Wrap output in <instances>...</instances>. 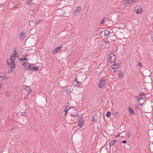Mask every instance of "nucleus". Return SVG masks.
<instances>
[{
	"instance_id": "f257e3e1",
	"label": "nucleus",
	"mask_w": 153,
	"mask_h": 153,
	"mask_svg": "<svg viewBox=\"0 0 153 153\" xmlns=\"http://www.w3.org/2000/svg\"><path fill=\"white\" fill-rule=\"evenodd\" d=\"M13 57H10V59L7 60V62L8 65L11 67V71L12 72L14 70L13 68L15 69V59L12 58Z\"/></svg>"
},
{
	"instance_id": "f03ea898",
	"label": "nucleus",
	"mask_w": 153,
	"mask_h": 153,
	"mask_svg": "<svg viewBox=\"0 0 153 153\" xmlns=\"http://www.w3.org/2000/svg\"><path fill=\"white\" fill-rule=\"evenodd\" d=\"M105 79H101L99 83V86L100 88H102L105 84Z\"/></svg>"
},
{
	"instance_id": "7ed1b4c3",
	"label": "nucleus",
	"mask_w": 153,
	"mask_h": 153,
	"mask_svg": "<svg viewBox=\"0 0 153 153\" xmlns=\"http://www.w3.org/2000/svg\"><path fill=\"white\" fill-rule=\"evenodd\" d=\"M63 91H65L68 95H69L71 93V89L68 86H65L64 89Z\"/></svg>"
},
{
	"instance_id": "20e7f679",
	"label": "nucleus",
	"mask_w": 153,
	"mask_h": 153,
	"mask_svg": "<svg viewBox=\"0 0 153 153\" xmlns=\"http://www.w3.org/2000/svg\"><path fill=\"white\" fill-rule=\"evenodd\" d=\"M81 8L80 6H78L77 7L76 10L74 12V14L75 15H78L81 11Z\"/></svg>"
},
{
	"instance_id": "39448f33",
	"label": "nucleus",
	"mask_w": 153,
	"mask_h": 153,
	"mask_svg": "<svg viewBox=\"0 0 153 153\" xmlns=\"http://www.w3.org/2000/svg\"><path fill=\"white\" fill-rule=\"evenodd\" d=\"M62 46H60L56 48L53 51V53L56 54L57 53H59L60 52V49L62 48Z\"/></svg>"
},
{
	"instance_id": "423d86ee",
	"label": "nucleus",
	"mask_w": 153,
	"mask_h": 153,
	"mask_svg": "<svg viewBox=\"0 0 153 153\" xmlns=\"http://www.w3.org/2000/svg\"><path fill=\"white\" fill-rule=\"evenodd\" d=\"M17 52L14 49L12 52V55L10 56V57L16 58L17 57Z\"/></svg>"
},
{
	"instance_id": "0eeeda50",
	"label": "nucleus",
	"mask_w": 153,
	"mask_h": 153,
	"mask_svg": "<svg viewBox=\"0 0 153 153\" xmlns=\"http://www.w3.org/2000/svg\"><path fill=\"white\" fill-rule=\"evenodd\" d=\"M74 85H75L76 86H80L81 85V83L79 82L77 80V77L75 79V82L74 83Z\"/></svg>"
},
{
	"instance_id": "6e6552de",
	"label": "nucleus",
	"mask_w": 153,
	"mask_h": 153,
	"mask_svg": "<svg viewBox=\"0 0 153 153\" xmlns=\"http://www.w3.org/2000/svg\"><path fill=\"white\" fill-rule=\"evenodd\" d=\"M134 1H133L132 0H127L125 2V4L130 5L132 4L133 2Z\"/></svg>"
},
{
	"instance_id": "1a4fd4ad",
	"label": "nucleus",
	"mask_w": 153,
	"mask_h": 153,
	"mask_svg": "<svg viewBox=\"0 0 153 153\" xmlns=\"http://www.w3.org/2000/svg\"><path fill=\"white\" fill-rule=\"evenodd\" d=\"M74 113L73 114H71V116L73 117L79 115L78 111L76 110H74Z\"/></svg>"
},
{
	"instance_id": "9d476101",
	"label": "nucleus",
	"mask_w": 153,
	"mask_h": 153,
	"mask_svg": "<svg viewBox=\"0 0 153 153\" xmlns=\"http://www.w3.org/2000/svg\"><path fill=\"white\" fill-rule=\"evenodd\" d=\"M19 37L20 38L23 39L26 37V35L23 32H21L19 34Z\"/></svg>"
},
{
	"instance_id": "9b49d317",
	"label": "nucleus",
	"mask_w": 153,
	"mask_h": 153,
	"mask_svg": "<svg viewBox=\"0 0 153 153\" xmlns=\"http://www.w3.org/2000/svg\"><path fill=\"white\" fill-rule=\"evenodd\" d=\"M142 11V8L141 7H140L139 8H137V9L135 10L137 14H139L141 13Z\"/></svg>"
},
{
	"instance_id": "f8f14e48",
	"label": "nucleus",
	"mask_w": 153,
	"mask_h": 153,
	"mask_svg": "<svg viewBox=\"0 0 153 153\" xmlns=\"http://www.w3.org/2000/svg\"><path fill=\"white\" fill-rule=\"evenodd\" d=\"M124 73L122 71H120L118 73L119 77L120 78H122L124 75Z\"/></svg>"
},
{
	"instance_id": "ddd939ff",
	"label": "nucleus",
	"mask_w": 153,
	"mask_h": 153,
	"mask_svg": "<svg viewBox=\"0 0 153 153\" xmlns=\"http://www.w3.org/2000/svg\"><path fill=\"white\" fill-rule=\"evenodd\" d=\"M113 56H108V59H109V63H111L112 62H114L115 61H113Z\"/></svg>"
},
{
	"instance_id": "4468645a",
	"label": "nucleus",
	"mask_w": 153,
	"mask_h": 153,
	"mask_svg": "<svg viewBox=\"0 0 153 153\" xmlns=\"http://www.w3.org/2000/svg\"><path fill=\"white\" fill-rule=\"evenodd\" d=\"M32 64H30L27 67H25V68L28 70H32L33 67L32 65Z\"/></svg>"
},
{
	"instance_id": "2eb2a0df",
	"label": "nucleus",
	"mask_w": 153,
	"mask_h": 153,
	"mask_svg": "<svg viewBox=\"0 0 153 153\" xmlns=\"http://www.w3.org/2000/svg\"><path fill=\"white\" fill-rule=\"evenodd\" d=\"M25 90H26L27 91L29 92V93L31 92L32 91V90H31L30 87L27 86H26L25 87Z\"/></svg>"
},
{
	"instance_id": "dca6fc26",
	"label": "nucleus",
	"mask_w": 153,
	"mask_h": 153,
	"mask_svg": "<svg viewBox=\"0 0 153 153\" xmlns=\"http://www.w3.org/2000/svg\"><path fill=\"white\" fill-rule=\"evenodd\" d=\"M84 123V121H79L78 123V126L80 128H82V127Z\"/></svg>"
},
{
	"instance_id": "f3484780",
	"label": "nucleus",
	"mask_w": 153,
	"mask_h": 153,
	"mask_svg": "<svg viewBox=\"0 0 153 153\" xmlns=\"http://www.w3.org/2000/svg\"><path fill=\"white\" fill-rule=\"evenodd\" d=\"M71 108L69 106H67L66 107L65 109V110L64 111L65 112V114H66L68 113V111Z\"/></svg>"
},
{
	"instance_id": "a211bd4d",
	"label": "nucleus",
	"mask_w": 153,
	"mask_h": 153,
	"mask_svg": "<svg viewBox=\"0 0 153 153\" xmlns=\"http://www.w3.org/2000/svg\"><path fill=\"white\" fill-rule=\"evenodd\" d=\"M129 111L131 114L134 115L135 114V112L133 110L131 109L130 107L128 108Z\"/></svg>"
},
{
	"instance_id": "6ab92c4d",
	"label": "nucleus",
	"mask_w": 153,
	"mask_h": 153,
	"mask_svg": "<svg viewBox=\"0 0 153 153\" xmlns=\"http://www.w3.org/2000/svg\"><path fill=\"white\" fill-rule=\"evenodd\" d=\"M0 77H3L4 79H5L6 77L5 73L3 72L1 73L0 74Z\"/></svg>"
},
{
	"instance_id": "aec40b11",
	"label": "nucleus",
	"mask_w": 153,
	"mask_h": 153,
	"mask_svg": "<svg viewBox=\"0 0 153 153\" xmlns=\"http://www.w3.org/2000/svg\"><path fill=\"white\" fill-rule=\"evenodd\" d=\"M33 0H27V2L28 4L31 5L33 4Z\"/></svg>"
},
{
	"instance_id": "412c9836",
	"label": "nucleus",
	"mask_w": 153,
	"mask_h": 153,
	"mask_svg": "<svg viewBox=\"0 0 153 153\" xmlns=\"http://www.w3.org/2000/svg\"><path fill=\"white\" fill-rule=\"evenodd\" d=\"M110 32L108 30H107L105 31L104 33V36H107L109 35Z\"/></svg>"
},
{
	"instance_id": "4be33fe9",
	"label": "nucleus",
	"mask_w": 153,
	"mask_h": 153,
	"mask_svg": "<svg viewBox=\"0 0 153 153\" xmlns=\"http://www.w3.org/2000/svg\"><path fill=\"white\" fill-rule=\"evenodd\" d=\"M110 56H113V61H115V59H116V56L114 55V53H111L110 54Z\"/></svg>"
},
{
	"instance_id": "5701e85b",
	"label": "nucleus",
	"mask_w": 153,
	"mask_h": 153,
	"mask_svg": "<svg viewBox=\"0 0 153 153\" xmlns=\"http://www.w3.org/2000/svg\"><path fill=\"white\" fill-rule=\"evenodd\" d=\"M32 70L33 71H37L39 69V68H38V67H37V66H34V67H33V69H32Z\"/></svg>"
},
{
	"instance_id": "b1692460",
	"label": "nucleus",
	"mask_w": 153,
	"mask_h": 153,
	"mask_svg": "<svg viewBox=\"0 0 153 153\" xmlns=\"http://www.w3.org/2000/svg\"><path fill=\"white\" fill-rule=\"evenodd\" d=\"M110 115L111 112H110V111H108L107 112V113H106V117H108L109 116H110Z\"/></svg>"
},
{
	"instance_id": "393cba45",
	"label": "nucleus",
	"mask_w": 153,
	"mask_h": 153,
	"mask_svg": "<svg viewBox=\"0 0 153 153\" xmlns=\"http://www.w3.org/2000/svg\"><path fill=\"white\" fill-rule=\"evenodd\" d=\"M106 19V18L105 17L103 18L101 20L100 22V23L102 24L104 22V20Z\"/></svg>"
},
{
	"instance_id": "a878e982",
	"label": "nucleus",
	"mask_w": 153,
	"mask_h": 153,
	"mask_svg": "<svg viewBox=\"0 0 153 153\" xmlns=\"http://www.w3.org/2000/svg\"><path fill=\"white\" fill-rule=\"evenodd\" d=\"M19 59V60L20 61H25V60H28V59H27V58H25L24 59Z\"/></svg>"
},
{
	"instance_id": "bb28decb",
	"label": "nucleus",
	"mask_w": 153,
	"mask_h": 153,
	"mask_svg": "<svg viewBox=\"0 0 153 153\" xmlns=\"http://www.w3.org/2000/svg\"><path fill=\"white\" fill-rule=\"evenodd\" d=\"M146 95V94L144 93H143V92H141V94H140L139 95V97H141V95H144V96H145Z\"/></svg>"
},
{
	"instance_id": "cd10ccee",
	"label": "nucleus",
	"mask_w": 153,
	"mask_h": 153,
	"mask_svg": "<svg viewBox=\"0 0 153 153\" xmlns=\"http://www.w3.org/2000/svg\"><path fill=\"white\" fill-rule=\"evenodd\" d=\"M103 41L104 42L107 43H109V41H107V40L106 39H104L103 40Z\"/></svg>"
},
{
	"instance_id": "c85d7f7f",
	"label": "nucleus",
	"mask_w": 153,
	"mask_h": 153,
	"mask_svg": "<svg viewBox=\"0 0 153 153\" xmlns=\"http://www.w3.org/2000/svg\"><path fill=\"white\" fill-rule=\"evenodd\" d=\"M94 117H92L91 118V121H94H94H96V120H97V119H96V120H95V119H94Z\"/></svg>"
},
{
	"instance_id": "c756f323",
	"label": "nucleus",
	"mask_w": 153,
	"mask_h": 153,
	"mask_svg": "<svg viewBox=\"0 0 153 153\" xmlns=\"http://www.w3.org/2000/svg\"><path fill=\"white\" fill-rule=\"evenodd\" d=\"M114 144V142H113L112 141L110 142L109 143V145L110 146H112Z\"/></svg>"
},
{
	"instance_id": "7c9ffc66",
	"label": "nucleus",
	"mask_w": 153,
	"mask_h": 153,
	"mask_svg": "<svg viewBox=\"0 0 153 153\" xmlns=\"http://www.w3.org/2000/svg\"><path fill=\"white\" fill-rule=\"evenodd\" d=\"M112 70L111 71L112 72H115L116 71L115 69L116 70L115 68H112Z\"/></svg>"
},
{
	"instance_id": "2f4dec72",
	"label": "nucleus",
	"mask_w": 153,
	"mask_h": 153,
	"mask_svg": "<svg viewBox=\"0 0 153 153\" xmlns=\"http://www.w3.org/2000/svg\"><path fill=\"white\" fill-rule=\"evenodd\" d=\"M138 65L140 66H141L143 65L142 63L140 62H139V63H138Z\"/></svg>"
},
{
	"instance_id": "473e14b6",
	"label": "nucleus",
	"mask_w": 153,
	"mask_h": 153,
	"mask_svg": "<svg viewBox=\"0 0 153 153\" xmlns=\"http://www.w3.org/2000/svg\"><path fill=\"white\" fill-rule=\"evenodd\" d=\"M130 134L129 133H128L127 134L126 136L128 138H129L130 137Z\"/></svg>"
},
{
	"instance_id": "72a5a7b5",
	"label": "nucleus",
	"mask_w": 153,
	"mask_h": 153,
	"mask_svg": "<svg viewBox=\"0 0 153 153\" xmlns=\"http://www.w3.org/2000/svg\"><path fill=\"white\" fill-rule=\"evenodd\" d=\"M28 94H27V95H26L25 96V97L24 98V99H26V98H28Z\"/></svg>"
},
{
	"instance_id": "f704fd0d",
	"label": "nucleus",
	"mask_w": 153,
	"mask_h": 153,
	"mask_svg": "<svg viewBox=\"0 0 153 153\" xmlns=\"http://www.w3.org/2000/svg\"><path fill=\"white\" fill-rule=\"evenodd\" d=\"M102 31L100 30L99 31L98 33L100 34H101L102 33Z\"/></svg>"
},
{
	"instance_id": "c9c22d12",
	"label": "nucleus",
	"mask_w": 153,
	"mask_h": 153,
	"mask_svg": "<svg viewBox=\"0 0 153 153\" xmlns=\"http://www.w3.org/2000/svg\"><path fill=\"white\" fill-rule=\"evenodd\" d=\"M121 142L123 143H126L127 142L126 140H123V141H122V142Z\"/></svg>"
},
{
	"instance_id": "e433bc0d",
	"label": "nucleus",
	"mask_w": 153,
	"mask_h": 153,
	"mask_svg": "<svg viewBox=\"0 0 153 153\" xmlns=\"http://www.w3.org/2000/svg\"><path fill=\"white\" fill-rule=\"evenodd\" d=\"M23 65H24L25 67H26V65H27V63H25V62H24V64H23Z\"/></svg>"
},
{
	"instance_id": "4c0bfd02",
	"label": "nucleus",
	"mask_w": 153,
	"mask_h": 153,
	"mask_svg": "<svg viewBox=\"0 0 153 153\" xmlns=\"http://www.w3.org/2000/svg\"><path fill=\"white\" fill-rule=\"evenodd\" d=\"M2 84V82L1 80H0V88L1 87V86Z\"/></svg>"
},
{
	"instance_id": "58836bf2",
	"label": "nucleus",
	"mask_w": 153,
	"mask_h": 153,
	"mask_svg": "<svg viewBox=\"0 0 153 153\" xmlns=\"http://www.w3.org/2000/svg\"><path fill=\"white\" fill-rule=\"evenodd\" d=\"M39 21H36V23L37 24H38L39 22Z\"/></svg>"
},
{
	"instance_id": "ea45409f",
	"label": "nucleus",
	"mask_w": 153,
	"mask_h": 153,
	"mask_svg": "<svg viewBox=\"0 0 153 153\" xmlns=\"http://www.w3.org/2000/svg\"><path fill=\"white\" fill-rule=\"evenodd\" d=\"M2 109V108L1 106H0V111H1Z\"/></svg>"
},
{
	"instance_id": "a19ab883",
	"label": "nucleus",
	"mask_w": 153,
	"mask_h": 153,
	"mask_svg": "<svg viewBox=\"0 0 153 153\" xmlns=\"http://www.w3.org/2000/svg\"><path fill=\"white\" fill-rule=\"evenodd\" d=\"M112 141L113 142H114V143L115 142L117 141V140H114V141Z\"/></svg>"
},
{
	"instance_id": "79ce46f5",
	"label": "nucleus",
	"mask_w": 153,
	"mask_h": 153,
	"mask_svg": "<svg viewBox=\"0 0 153 153\" xmlns=\"http://www.w3.org/2000/svg\"><path fill=\"white\" fill-rule=\"evenodd\" d=\"M112 65L113 66H115L116 65V64L115 63L114 64H113Z\"/></svg>"
},
{
	"instance_id": "37998d69",
	"label": "nucleus",
	"mask_w": 153,
	"mask_h": 153,
	"mask_svg": "<svg viewBox=\"0 0 153 153\" xmlns=\"http://www.w3.org/2000/svg\"><path fill=\"white\" fill-rule=\"evenodd\" d=\"M140 97V100H141V99H143V98H142V97L141 96V97Z\"/></svg>"
},
{
	"instance_id": "c03bdc74",
	"label": "nucleus",
	"mask_w": 153,
	"mask_h": 153,
	"mask_svg": "<svg viewBox=\"0 0 153 153\" xmlns=\"http://www.w3.org/2000/svg\"><path fill=\"white\" fill-rule=\"evenodd\" d=\"M140 100V99H137V101H139V100Z\"/></svg>"
},
{
	"instance_id": "a18cd8bd",
	"label": "nucleus",
	"mask_w": 153,
	"mask_h": 153,
	"mask_svg": "<svg viewBox=\"0 0 153 153\" xmlns=\"http://www.w3.org/2000/svg\"><path fill=\"white\" fill-rule=\"evenodd\" d=\"M116 114H118V112H117L116 113Z\"/></svg>"
},
{
	"instance_id": "49530a36",
	"label": "nucleus",
	"mask_w": 153,
	"mask_h": 153,
	"mask_svg": "<svg viewBox=\"0 0 153 153\" xmlns=\"http://www.w3.org/2000/svg\"><path fill=\"white\" fill-rule=\"evenodd\" d=\"M14 128H12V131H13V130H14Z\"/></svg>"
},
{
	"instance_id": "de8ad7c7",
	"label": "nucleus",
	"mask_w": 153,
	"mask_h": 153,
	"mask_svg": "<svg viewBox=\"0 0 153 153\" xmlns=\"http://www.w3.org/2000/svg\"><path fill=\"white\" fill-rule=\"evenodd\" d=\"M22 61V63H23L24 64V63L23 61Z\"/></svg>"
},
{
	"instance_id": "09e8293b",
	"label": "nucleus",
	"mask_w": 153,
	"mask_h": 153,
	"mask_svg": "<svg viewBox=\"0 0 153 153\" xmlns=\"http://www.w3.org/2000/svg\"><path fill=\"white\" fill-rule=\"evenodd\" d=\"M139 105H142V104H139Z\"/></svg>"
}]
</instances>
